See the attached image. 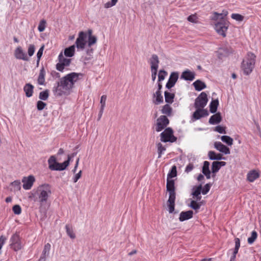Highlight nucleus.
<instances>
[{
    "mask_svg": "<svg viewBox=\"0 0 261 261\" xmlns=\"http://www.w3.org/2000/svg\"><path fill=\"white\" fill-rule=\"evenodd\" d=\"M59 63L56 64V69L59 71L63 72L65 67L68 66L71 60L64 57L62 52L60 53L58 56Z\"/></svg>",
    "mask_w": 261,
    "mask_h": 261,
    "instance_id": "obj_7",
    "label": "nucleus"
},
{
    "mask_svg": "<svg viewBox=\"0 0 261 261\" xmlns=\"http://www.w3.org/2000/svg\"><path fill=\"white\" fill-rule=\"evenodd\" d=\"M202 190V185H200L197 187H194L193 188V192L192 195L193 196H198L200 195Z\"/></svg>",
    "mask_w": 261,
    "mask_h": 261,
    "instance_id": "obj_41",
    "label": "nucleus"
},
{
    "mask_svg": "<svg viewBox=\"0 0 261 261\" xmlns=\"http://www.w3.org/2000/svg\"><path fill=\"white\" fill-rule=\"evenodd\" d=\"M215 148L220 152L224 153L225 154L230 153V149L228 147L223 144L220 142H216L214 143Z\"/></svg>",
    "mask_w": 261,
    "mask_h": 261,
    "instance_id": "obj_18",
    "label": "nucleus"
},
{
    "mask_svg": "<svg viewBox=\"0 0 261 261\" xmlns=\"http://www.w3.org/2000/svg\"><path fill=\"white\" fill-rule=\"evenodd\" d=\"M158 158H160L162 156L163 152L165 151L166 148L163 146L161 143L157 144Z\"/></svg>",
    "mask_w": 261,
    "mask_h": 261,
    "instance_id": "obj_43",
    "label": "nucleus"
},
{
    "mask_svg": "<svg viewBox=\"0 0 261 261\" xmlns=\"http://www.w3.org/2000/svg\"><path fill=\"white\" fill-rule=\"evenodd\" d=\"M87 34L82 31L79 33L78 37L76 38L75 44L77 49H84L86 44V39Z\"/></svg>",
    "mask_w": 261,
    "mask_h": 261,
    "instance_id": "obj_10",
    "label": "nucleus"
},
{
    "mask_svg": "<svg viewBox=\"0 0 261 261\" xmlns=\"http://www.w3.org/2000/svg\"><path fill=\"white\" fill-rule=\"evenodd\" d=\"M35 47L34 44H30L28 46V54L29 57H32L35 52Z\"/></svg>",
    "mask_w": 261,
    "mask_h": 261,
    "instance_id": "obj_49",
    "label": "nucleus"
},
{
    "mask_svg": "<svg viewBox=\"0 0 261 261\" xmlns=\"http://www.w3.org/2000/svg\"><path fill=\"white\" fill-rule=\"evenodd\" d=\"M208 156L211 160H225V158L223 156L221 153H216L214 151H210L208 153Z\"/></svg>",
    "mask_w": 261,
    "mask_h": 261,
    "instance_id": "obj_27",
    "label": "nucleus"
},
{
    "mask_svg": "<svg viewBox=\"0 0 261 261\" xmlns=\"http://www.w3.org/2000/svg\"><path fill=\"white\" fill-rule=\"evenodd\" d=\"M210 164L208 161H204L203 162V165L202 169V173L205 176L207 179H210L211 177V173L209 168Z\"/></svg>",
    "mask_w": 261,
    "mask_h": 261,
    "instance_id": "obj_23",
    "label": "nucleus"
},
{
    "mask_svg": "<svg viewBox=\"0 0 261 261\" xmlns=\"http://www.w3.org/2000/svg\"><path fill=\"white\" fill-rule=\"evenodd\" d=\"M255 55L252 53H248L245 59L242 63L241 68L246 75L250 74L253 68L255 63Z\"/></svg>",
    "mask_w": 261,
    "mask_h": 261,
    "instance_id": "obj_3",
    "label": "nucleus"
},
{
    "mask_svg": "<svg viewBox=\"0 0 261 261\" xmlns=\"http://www.w3.org/2000/svg\"><path fill=\"white\" fill-rule=\"evenodd\" d=\"M257 233L255 231L253 230L251 232V237H249L247 240L248 243L249 244H252L254 243V242L255 241V240L257 239Z\"/></svg>",
    "mask_w": 261,
    "mask_h": 261,
    "instance_id": "obj_42",
    "label": "nucleus"
},
{
    "mask_svg": "<svg viewBox=\"0 0 261 261\" xmlns=\"http://www.w3.org/2000/svg\"><path fill=\"white\" fill-rule=\"evenodd\" d=\"M46 103L41 100H39L37 102V108L38 111H41L46 107Z\"/></svg>",
    "mask_w": 261,
    "mask_h": 261,
    "instance_id": "obj_50",
    "label": "nucleus"
},
{
    "mask_svg": "<svg viewBox=\"0 0 261 261\" xmlns=\"http://www.w3.org/2000/svg\"><path fill=\"white\" fill-rule=\"evenodd\" d=\"M51 194V186L48 184H44L38 187L35 191H33L29 197L33 198L35 202H39L40 205L46 203Z\"/></svg>",
    "mask_w": 261,
    "mask_h": 261,
    "instance_id": "obj_2",
    "label": "nucleus"
},
{
    "mask_svg": "<svg viewBox=\"0 0 261 261\" xmlns=\"http://www.w3.org/2000/svg\"><path fill=\"white\" fill-rule=\"evenodd\" d=\"M46 22L44 19L41 20L39 24L38 30L40 32H42L44 31L46 28Z\"/></svg>",
    "mask_w": 261,
    "mask_h": 261,
    "instance_id": "obj_45",
    "label": "nucleus"
},
{
    "mask_svg": "<svg viewBox=\"0 0 261 261\" xmlns=\"http://www.w3.org/2000/svg\"><path fill=\"white\" fill-rule=\"evenodd\" d=\"M164 95L166 102L167 103H172L173 102V99L175 97V94L174 93L165 91Z\"/></svg>",
    "mask_w": 261,
    "mask_h": 261,
    "instance_id": "obj_35",
    "label": "nucleus"
},
{
    "mask_svg": "<svg viewBox=\"0 0 261 261\" xmlns=\"http://www.w3.org/2000/svg\"><path fill=\"white\" fill-rule=\"evenodd\" d=\"M150 64L151 65V69H158L159 68V60L158 56L153 54L151 56L150 58Z\"/></svg>",
    "mask_w": 261,
    "mask_h": 261,
    "instance_id": "obj_26",
    "label": "nucleus"
},
{
    "mask_svg": "<svg viewBox=\"0 0 261 261\" xmlns=\"http://www.w3.org/2000/svg\"><path fill=\"white\" fill-rule=\"evenodd\" d=\"M235 242V247L233 250L239 251V249L240 247V240L238 238H236L234 239Z\"/></svg>",
    "mask_w": 261,
    "mask_h": 261,
    "instance_id": "obj_60",
    "label": "nucleus"
},
{
    "mask_svg": "<svg viewBox=\"0 0 261 261\" xmlns=\"http://www.w3.org/2000/svg\"><path fill=\"white\" fill-rule=\"evenodd\" d=\"M50 248L51 245L49 243L45 244L38 261H46V258L49 256Z\"/></svg>",
    "mask_w": 261,
    "mask_h": 261,
    "instance_id": "obj_17",
    "label": "nucleus"
},
{
    "mask_svg": "<svg viewBox=\"0 0 261 261\" xmlns=\"http://www.w3.org/2000/svg\"><path fill=\"white\" fill-rule=\"evenodd\" d=\"M228 25L224 20L218 22L215 24V29L216 31L223 37H226V32L228 29Z\"/></svg>",
    "mask_w": 261,
    "mask_h": 261,
    "instance_id": "obj_11",
    "label": "nucleus"
},
{
    "mask_svg": "<svg viewBox=\"0 0 261 261\" xmlns=\"http://www.w3.org/2000/svg\"><path fill=\"white\" fill-rule=\"evenodd\" d=\"M80 75L82 76V74L71 72L60 78L59 81L55 84L53 88L54 95L56 97H60L69 94Z\"/></svg>",
    "mask_w": 261,
    "mask_h": 261,
    "instance_id": "obj_1",
    "label": "nucleus"
},
{
    "mask_svg": "<svg viewBox=\"0 0 261 261\" xmlns=\"http://www.w3.org/2000/svg\"><path fill=\"white\" fill-rule=\"evenodd\" d=\"M211 184H206L201 190V193L203 195L206 194L210 191Z\"/></svg>",
    "mask_w": 261,
    "mask_h": 261,
    "instance_id": "obj_53",
    "label": "nucleus"
},
{
    "mask_svg": "<svg viewBox=\"0 0 261 261\" xmlns=\"http://www.w3.org/2000/svg\"><path fill=\"white\" fill-rule=\"evenodd\" d=\"M66 232L67 235L72 239L75 238V234L73 230L72 227L71 225L66 224L65 226Z\"/></svg>",
    "mask_w": 261,
    "mask_h": 261,
    "instance_id": "obj_36",
    "label": "nucleus"
},
{
    "mask_svg": "<svg viewBox=\"0 0 261 261\" xmlns=\"http://www.w3.org/2000/svg\"><path fill=\"white\" fill-rule=\"evenodd\" d=\"M215 131L218 132L220 134H226L225 127H222L220 125H218L215 127Z\"/></svg>",
    "mask_w": 261,
    "mask_h": 261,
    "instance_id": "obj_56",
    "label": "nucleus"
},
{
    "mask_svg": "<svg viewBox=\"0 0 261 261\" xmlns=\"http://www.w3.org/2000/svg\"><path fill=\"white\" fill-rule=\"evenodd\" d=\"M161 141L163 142L173 143L177 140V138L173 135V130L171 127H167L161 133Z\"/></svg>",
    "mask_w": 261,
    "mask_h": 261,
    "instance_id": "obj_5",
    "label": "nucleus"
},
{
    "mask_svg": "<svg viewBox=\"0 0 261 261\" xmlns=\"http://www.w3.org/2000/svg\"><path fill=\"white\" fill-rule=\"evenodd\" d=\"M10 247L14 251H17L21 249V243L18 234H13L10 238Z\"/></svg>",
    "mask_w": 261,
    "mask_h": 261,
    "instance_id": "obj_9",
    "label": "nucleus"
},
{
    "mask_svg": "<svg viewBox=\"0 0 261 261\" xmlns=\"http://www.w3.org/2000/svg\"><path fill=\"white\" fill-rule=\"evenodd\" d=\"M167 75V72L165 70L163 69L160 70L158 74V81L161 82L163 81Z\"/></svg>",
    "mask_w": 261,
    "mask_h": 261,
    "instance_id": "obj_44",
    "label": "nucleus"
},
{
    "mask_svg": "<svg viewBox=\"0 0 261 261\" xmlns=\"http://www.w3.org/2000/svg\"><path fill=\"white\" fill-rule=\"evenodd\" d=\"M179 74L177 72H172L170 75L169 80L166 83V87L170 89L172 88L176 83L178 79Z\"/></svg>",
    "mask_w": 261,
    "mask_h": 261,
    "instance_id": "obj_14",
    "label": "nucleus"
},
{
    "mask_svg": "<svg viewBox=\"0 0 261 261\" xmlns=\"http://www.w3.org/2000/svg\"><path fill=\"white\" fill-rule=\"evenodd\" d=\"M221 140L227 144L229 146H231L233 144V139L228 136H222L221 137Z\"/></svg>",
    "mask_w": 261,
    "mask_h": 261,
    "instance_id": "obj_39",
    "label": "nucleus"
},
{
    "mask_svg": "<svg viewBox=\"0 0 261 261\" xmlns=\"http://www.w3.org/2000/svg\"><path fill=\"white\" fill-rule=\"evenodd\" d=\"M35 178L33 175H29L28 177H24L22 179L23 182L22 187L24 190H30L32 188Z\"/></svg>",
    "mask_w": 261,
    "mask_h": 261,
    "instance_id": "obj_13",
    "label": "nucleus"
},
{
    "mask_svg": "<svg viewBox=\"0 0 261 261\" xmlns=\"http://www.w3.org/2000/svg\"><path fill=\"white\" fill-rule=\"evenodd\" d=\"M195 90L200 91L206 88L205 84L200 80H197L193 83Z\"/></svg>",
    "mask_w": 261,
    "mask_h": 261,
    "instance_id": "obj_29",
    "label": "nucleus"
},
{
    "mask_svg": "<svg viewBox=\"0 0 261 261\" xmlns=\"http://www.w3.org/2000/svg\"><path fill=\"white\" fill-rule=\"evenodd\" d=\"M219 105L218 100H213L210 105V111L211 113H215L217 110L218 106Z\"/></svg>",
    "mask_w": 261,
    "mask_h": 261,
    "instance_id": "obj_34",
    "label": "nucleus"
},
{
    "mask_svg": "<svg viewBox=\"0 0 261 261\" xmlns=\"http://www.w3.org/2000/svg\"><path fill=\"white\" fill-rule=\"evenodd\" d=\"M226 163L223 161H214L212 165V177L215 178L216 173L219 171L221 167L225 166Z\"/></svg>",
    "mask_w": 261,
    "mask_h": 261,
    "instance_id": "obj_15",
    "label": "nucleus"
},
{
    "mask_svg": "<svg viewBox=\"0 0 261 261\" xmlns=\"http://www.w3.org/2000/svg\"><path fill=\"white\" fill-rule=\"evenodd\" d=\"M14 56L18 60H22L23 61H28L29 57L27 54L23 51L21 46H18L14 51Z\"/></svg>",
    "mask_w": 261,
    "mask_h": 261,
    "instance_id": "obj_16",
    "label": "nucleus"
},
{
    "mask_svg": "<svg viewBox=\"0 0 261 261\" xmlns=\"http://www.w3.org/2000/svg\"><path fill=\"white\" fill-rule=\"evenodd\" d=\"M166 189L168 192L175 191V183L173 179H167Z\"/></svg>",
    "mask_w": 261,
    "mask_h": 261,
    "instance_id": "obj_31",
    "label": "nucleus"
},
{
    "mask_svg": "<svg viewBox=\"0 0 261 261\" xmlns=\"http://www.w3.org/2000/svg\"><path fill=\"white\" fill-rule=\"evenodd\" d=\"M177 176V169L176 167L174 165L172 167L171 170L169 171L167 174V179H171L172 178L175 177Z\"/></svg>",
    "mask_w": 261,
    "mask_h": 261,
    "instance_id": "obj_37",
    "label": "nucleus"
},
{
    "mask_svg": "<svg viewBox=\"0 0 261 261\" xmlns=\"http://www.w3.org/2000/svg\"><path fill=\"white\" fill-rule=\"evenodd\" d=\"M222 119L221 113L218 112L210 117L208 122L212 125L217 124L221 122Z\"/></svg>",
    "mask_w": 261,
    "mask_h": 261,
    "instance_id": "obj_22",
    "label": "nucleus"
},
{
    "mask_svg": "<svg viewBox=\"0 0 261 261\" xmlns=\"http://www.w3.org/2000/svg\"><path fill=\"white\" fill-rule=\"evenodd\" d=\"M189 206L194 210H198L200 208L201 204L195 200H192Z\"/></svg>",
    "mask_w": 261,
    "mask_h": 261,
    "instance_id": "obj_46",
    "label": "nucleus"
},
{
    "mask_svg": "<svg viewBox=\"0 0 261 261\" xmlns=\"http://www.w3.org/2000/svg\"><path fill=\"white\" fill-rule=\"evenodd\" d=\"M195 73L188 69L183 71L180 78L186 81H192L195 79Z\"/></svg>",
    "mask_w": 261,
    "mask_h": 261,
    "instance_id": "obj_19",
    "label": "nucleus"
},
{
    "mask_svg": "<svg viewBox=\"0 0 261 261\" xmlns=\"http://www.w3.org/2000/svg\"><path fill=\"white\" fill-rule=\"evenodd\" d=\"M233 51V50L231 47H220L218 50L219 58H221V56H227Z\"/></svg>",
    "mask_w": 261,
    "mask_h": 261,
    "instance_id": "obj_20",
    "label": "nucleus"
},
{
    "mask_svg": "<svg viewBox=\"0 0 261 261\" xmlns=\"http://www.w3.org/2000/svg\"><path fill=\"white\" fill-rule=\"evenodd\" d=\"M169 123V120L165 115L160 116L156 120L155 130L160 132L166 127Z\"/></svg>",
    "mask_w": 261,
    "mask_h": 261,
    "instance_id": "obj_8",
    "label": "nucleus"
},
{
    "mask_svg": "<svg viewBox=\"0 0 261 261\" xmlns=\"http://www.w3.org/2000/svg\"><path fill=\"white\" fill-rule=\"evenodd\" d=\"M172 109L171 107L168 104L164 105L161 110L162 113L164 114L170 116L172 113Z\"/></svg>",
    "mask_w": 261,
    "mask_h": 261,
    "instance_id": "obj_38",
    "label": "nucleus"
},
{
    "mask_svg": "<svg viewBox=\"0 0 261 261\" xmlns=\"http://www.w3.org/2000/svg\"><path fill=\"white\" fill-rule=\"evenodd\" d=\"M106 100L107 96L106 95H103L101 96L100 103L101 105L100 107L102 108V109L105 107Z\"/></svg>",
    "mask_w": 261,
    "mask_h": 261,
    "instance_id": "obj_57",
    "label": "nucleus"
},
{
    "mask_svg": "<svg viewBox=\"0 0 261 261\" xmlns=\"http://www.w3.org/2000/svg\"><path fill=\"white\" fill-rule=\"evenodd\" d=\"M12 211L15 215H19L21 213V208L19 205L16 204L12 207Z\"/></svg>",
    "mask_w": 261,
    "mask_h": 261,
    "instance_id": "obj_48",
    "label": "nucleus"
},
{
    "mask_svg": "<svg viewBox=\"0 0 261 261\" xmlns=\"http://www.w3.org/2000/svg\"><path fill=\"white\" fill-rule=\"evenodd\" d=\"M43 49H44V46H42L40 48V49H39V50L37 52V65L39 64L40 58L42 56Z\"/></svg>",
    "mask_w": 261,
    "mask_h": 261,
    "instance_id": "obj_54",
    "label": "nucleus"
},
{
    "mask_svg": "<svg viewBox=\"0 0 261 261\" xmlns=\"http://www.w3.org/2000/svg\"><path fill=\"white\" fill-rule=\"evenodd\" d=\"M228 15V12L227 10H223L222 13H219L218 12L214 13V20H218L219 19H221V21L224 20V18Z\"/></svg>",
    "mask_w": 261,
    "mask_h": 261,
    "instance_id": "obj_32",
    "label": "nucleus"
},
{
    "mask_svg": "<svg viewBox=\"0 0 261 261\" xmlns=\"http://www.w3.org/2000/svg\"><path fill=\"white\" fill-rule=\"evenodd\" d=\"M194 168V165L192 163H189L186 167L185 172L189 173L191 172Z\"/></svg>",
    "mask_w": 261,
    "mask_h": 261,
    "instance_id": "obj_63",
    "label": "nucleus"
},
{
    "mask_svg": "<svg viewBox=\"0 0 261 261\" xmlns=\"http://www.w3.org/2000/svg\"><path fill=\"white\" fill-rule=\"evenodd\" d=\"M196 110L194 112L191 118L192 121H195L202 117L208 115V111L206 109L196 108Z\"/></svg>",
    "mask_w": 261,
    "mask_h": 261,
    "instance_id": "obj_12",
    "label": "nucleus"
},
{
    "mask_svg": "<svg viewBox=\"0 0 261 261\" xmlns=\"http://www.w3.org/2000/svg\"><path fill=\"white\" fill-rule=\"evenodd\" d=\"M45 71L44 68L42 67L40 70L39 76L37 79V83L40 85H45Z\"/></svg>",
    "mask_w": 261,
    "mask_h": 261,
    "instance_id": "obj_28",
    "label": "nucleus"
},
{
    "mask_svg": "<svg viewBox=\"0 0 261 261\" xmlns=\"http://www.w3.org/2000/svg\"><path fill=\"white\" fill-rule=\"evenodd\" d=\"M193 212L191 210L181 212L179 215V220L180 222L189 220L193 217Z\"/></svg>",
    "mask_w": 261,
    "mask_h": 261,
    "instance_id": "obj_21",
    "label": "nucleus"
},
{
    "mask_svg": "<svg viewBox=\"0 0 261 261\" xmlns=\"http://www.w3.org/2000/svg\"><path fill=\"white\" fill-rule=\"evenodd\" d=\"M153 97H155V99L153 101V102L155 105H159L161 103L163 102V97L161 94V91H159V90H157L153 95Z\"/></svg>",
    "mask_w": 261,
    "mask_h": 261,
    "instance_id": "obj_30",
    "label": "nucleus"
},
{
    "mask_svg": "<svg viewBox=\"0 0 261 261\" xmlns=\"http://www.w3.org/2000/svg\"><path fill=\"white\" fill-rule=\"evenodd\" d=\"M168 211L169 213H173L174 211L175 202H168Z\"/></svg>",
    "mask_w": 261,
    "mask_h": 261,
    "instance_id": "obj_58",
    "label": "nucleus"
},
{
    "mask_svg": "<svg viewBox=\"0 0 261 261\" xmlns=\"http://www.w3.org/2000/svg\"><path fill=\"white\" fill-rule=\"evenodd\" d=\"M169 196L167 202H175L176 194L175 192H169Z\"/></svg>",
    "mask_w": 261,
    "mask_h": 261,
    "instance_id": "obj_51",
    "label": "nucleus"
},
{
    "mask_svg": "<svg viewBox=\"0 0 261 261\" xmlns=\"http://www.w3.org/2000/svg\"><path fill=\"white\" fill-rule=\"evenodd\" d=\"M231 18L239 21H241L244 19V16L239 14L233 13L231 14Z\"/></svg>",
    "mask_w": 261,
    "mask_h": 261,
    "instance_id": "obj_52",
    "label": "nucleus"
},
{
    "mask_svg": "<svg viewBox=\"0 0 261 261\" xmlns=\"http://www.w3.org/2000/svg\"><path fill=\"white\" fill-rule=\"evenodd\" d=\"M11 185L17 190L21 189L20 182L18 180H16L11 182Z\"/></svg>",
    "mask_w": 261,
    "mask_h": 261,
    "instance_id": "obj_55",
    "label": "nucleus"
},
{
    "mask_svg": "<svg viewBox=\"0 0 261 261\" xmlns=\"http://www.w3.org/2000/svg\"><path fill=\"white\" fill-rule=\"evenodd\" d=\"M97 41V38L95 36H89L88 40V45L89 47H91L92 45L95 44Z\"/></svg>",
    "mask_w": 261,
    "mask_h": 261,
    "instance_id": "obj_47",
    "label": "nucleus"
},
{
    "mask_svg": "<svg viewBox=\"0 0 261 261\" xmlns=\"http://www.w3.org/2000/svg\"><path fill=\"white\" fill-rule=\"evenodd\" d=\"M259 177L258 172L253 170L249 172L247 175V179L250 182H253L255 180Z\"/></svg>",
    "mask_w": 261,
    "mask_h": 261,
    "instance_id": "obj_25",
    "label": "nucleus"
},
{
    "mask_svg": "<svg viewBox=\"0 0 261 261\" xmlns=\"http://www.w3.org/2000/svg\"><path fill=\"white\" fill-rule=\"evenodd\" d=\"M49 97V90L46 89L40 92L39 98L42 100H46Z\"/></svg>",
    "mask_w": 261,
    "mask_h": 261,
    "instance_id": "obj_40",
    "label": "nucleus"
},
{
    "mask_svg": "<svg viewBox=\"0 0 261 261\" xmlns=\"http://www.w3.org/2000/svg\"><path fill=\"white\" fill-rule=\"evenodd\" d=\"M208 101L207 94L204 92H201L195 99L194 107L204 109Z\"/></svg>",
    "mask_w": 261,
    "mask_h": 261,
    "instance_id": "obj_6",
    "label": "nucleus"
},
{
    "mask_svg": "<svg viewBox=\"0 0 261 261\" xmlns=\"http://www.w3.org/2000/svg\"><path fill=\"white\" fill-rule=\"evenodd\" d=\"M70 161V155H68L67 160L63 163L57 162L55 156L51 155L48 160V168L53 171H63L69 166Z\"/></svg>",
    "mask_w": 261,
    "mask_h": 261,
    "instance_id": "obj_4",
    "label": "nucleus"
},
{
    "mask_svg": "<svg viewBox=\"0 0 261 261\" xmlns=\"http://www.w3.org/2000/svg\"><path fill=\"white\" fill-rule=\"evenodd\" d=\"M7 240V238L4 236H1L0 237V254H1V249L3 246V245L5 243L6 241Z\"/></svg>",
    "mask_w": 261,
    "mask_h": 261,
    "instance_id": "obj_61",
    "label": "nucleus"
},
{
    "mask_svg": "<svg viewBox=\"0 0 261 261\" xmlns=\"http://www.w3.org/2000/svg\"><path fill=\"white\" fill-rule=\"evenodd\" d=\"M232 251V254L230 257V261H235L236 260V255L238 253V251L234 250H229V251Z\"/></svg>",
    "mask_w": 261,
    "mask_h": 261,
    "instance_id": "obj_64",
    "label": "nucleus"
},
{
    "mask_svg": "<svg viewBox=\"0 0 261 261\" xmlns=\"http://www.w3.org/2000/svg\"><path fill=\"white\" fill-rule=\"evenodd\" d=\"M82 171L80 170L77 174H76L73 178V181L75 183L81 177Z\"/></svg>",
    "mask_w": 261,
    "mask_h": 261,
    "instance_id": "obj_62",
    "label": "nucleus"
},
{
    "mask_svg": "<svg viewBox=\"0 0 261 261\" xmlns=\"http://www.w3.org/2000/svg\"><path fill=\"white\" fill-rule=\"evenodd\" d=\"M34 88V86L30 83H27L24 86L23 91L27 97H30L33 95Z\"/></svg>",
    "mask_w": 261,
    "mask_h": 261,
    "instance_id": "obj_24",
    "label": "nucleus"
},
{
    "mask_svg": "<svg viewBox=\"0 0 261 261\" xmlns=\"http://www.w3.org/2000/svg\"><path fill=\"white\" fill-rule=\"evenodd\" d=\"M75 53V45H73L69 47L66 48L64 50V55L68 57H72Z\"/></svg>",
    "mask_w": 261,
    "mask_h": 261,
    "instance_id": "obj_33",
    "label": "nucleus"
},
{
    "mask_svg": "<svg viewBox=\"0 0 261 261\" xmlns=\"http://www.w3.org/2000/svg\"><path fill=\"white\" fill-rule=\"evenodd\" d=\"M187 19L190 22L195 23L197 21V17L196 15H191L188 17Z\"/></svg>",
    "mask_w": 261,
    "mask_h": 261,
    "instance_id": "obj_59",
    "label": "nucleus"
}]
</instances>
